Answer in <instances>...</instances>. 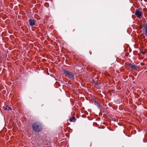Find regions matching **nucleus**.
Segmentation results:
<instances>
[{
    "label": "nucleus",
    "instance_id": "3",
    "mask_svg": "<svg viewBox=\"0 0 147 147\" xmlns=\"http://www.w3.org/2000/svg\"><path fill=\"white\" fill-rule=\"evenodd\" d=\"M143 26L144 28L143 29V32L145 36L147 37V23L144 24Z\"/></svg>",
    "mask_w": 147,
    "mask_h": 147
},
{
    "label": "nucleus",
    "instance_id": "4",
    "mask_svg": "<svg viewBox=\"0 0 147 147\" xmlns=\"http://www.w3.org/2000/svg\"><path fill=\"white\" fill-rule=\"evenodd\" d=\"M142 14L143 13L142 12L139 11L138 10H137L135 11V14L138 18H140L142 16Z\"/></svg>",
    "mask_w": 147,
    "mask_h": 147
},
{
    "label": "nucleus",
    "instance_id": "6",
    "mask_svg": "<svg viewBox=\"0 0 147 147\" xmlns=\"http://www.w3.org/2000/svg\"><path fill=\"white\" fill-rule=\"evenodd\" d=\"M29 22V24L30 26H32L34 25L36 22V20L34 19H30L28 20Z\"/></svg>",
    "mask_w": 147,
    "mask_h": 147
},
{
    "label": "nucleus",
    "instance_id": "7",
    "mask_svg": "<svg viewBox=\"0 0 147 147\" xmlns=\"http://www.w3.org/2000/svg\"><path fill=\"white\" fill-rule=\"evenodd\" d=\"M75 119V117H72L71 118H69V121H72L73 120H74Z\"/></svg>",
    "mask_w": 147,
    "mask_h": 147
},
{
    "label": "nucleus",
    "instance_id": "5",
    "mask_svg": "<svg viewBox=\"0 0 147 147\" xmlns=\"http://www.w3.org/2000/svg\"><path fill=\"white\" fill-rule=\"evenodd\" d=\"M129 66L131 68L135 70H136L139 67L138 66L133 64H129Z\"/></svg>",
    "mask_w": 147,
    "mask_h": 147
},
{
    "label": "nucleus",
    "instance_id": "11",
    "mask_svg": "<svg viewBox=\"0 0 147 147\" xmlns=\"http://www.w3.org/2000/svg\"><path fill=\"white\" fill-rule=\"evenodd\" d=\"M145 73H147V70L145 71Z\"/></svg>",
    "mask_w": 147,
    "mask_h": 147
},
{
    "label": "nucleus",
    "instance_id": "9",
    "mask_svg": "<svg viewBox=\"0 0 147 147\" xmlns=\"http://www.w3.org/2000/svg\"><path fill=\"white\" fill-rule=\"evenodd\" d=\"M7 109V110H8V111H10L11 110V107H9Z\"/></svg>",
    "mask_w": 147,
    "mask_h": 147
},
{
    "label": "nucleus",
    "instance_id": "10",
    "mask_svg": "<svg viewBox=\"0 0 147 147\" xmlns=\"http://www.w3.org/2000/svg\"><path fill=\"white\" fill-rule=\"evenodd\" d=\"M142 53H143V54L144 55L145 54V53L144 52H143Z\"/></svg>",
    "mask_w": 147,
    "mask_h": 147
},
{
    "label": "nucleus",
    "instance_id": "1",
    "mask_svg": "<svg viewBox=\"0 0 147 147\" xmlns=\"http://www.w3.org/2000/svg\"><path fill=\"white\" fill-rule=\"evenodd\" d=\"M32 128L34 130L37 132L40 131L42 129V125L40 123L38 122L34 123L32 125Z\"/></svg>",
    "mask_w": 147,
    "mask_h": 147
},
{
    "label": "nucleus",
    "instance_id": "2",
    "mask_svg": "<svg viewBox=\"0 0 147 147\" xmlns=\"http://www.w3.org/2000/svg\"><path fill=\"white\" fill-rule=\"evenodd\" d=\"M64 73L69 76V78L70 79H74V76L73 74L68 71L64 70H63Z\"/></svg>",
    "mask_w": 147,
    "mask_h": 147
},
{
    "label": "nucleus",
    "instance_id": "8",
    "mask_svg": "<svg viewBox=\"0 0 147 147\" xmlns=\"http://www.w3.org/2000/svg\"><path fill=\"white\" fill-rule=\"evenodd\" d=\"M8 107L7 106H6L5 107H3L4 109L5 110H7V108Z\"/></svg>",
    "mask_w": 147,
    "mask_h": 147
}]
</instances>
